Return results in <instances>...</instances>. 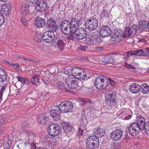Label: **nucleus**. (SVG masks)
I'll use <instances>...</instances> for the list:
<instances>
[{"label": "nucleus", "instance_id": "obj_1", "mask_svg": "<svg viewBox=\"0 0 149 149\" xmlns=\"http://www.w3.org/2000/svg\"><path fill=\"white\" fill-rule=\"evenodd\" d=\"M110 83V80L109 78L100 76L96 78L95 80L94 85L98 90L102 91L106 88Z\"/></svg>", "mask_w": 149, "mask_h": 149}, {"label": "nucleus", "instance_id": "obj_2", "mask_svg": "<svg viewBox=\"0 0 149 149\" xmlns=\"http://www.w3.org/2000/svg\"><path fill=\"white\" fill-rule=\"evenodd\" d=\"M74 106L70 101H65L62 102L59 105L58 109L62 113H67L72 111L73 109Z\"/></svg>", "mask_w": 149, "mask_h": 149}, {"label": "nucleus", "instance_id": "obj_3", "mask_svg": "<svg viewBox=\"0 0 149 149\" xmlns=\"http://www.w3.org/2000/svg\"><path fill=\"white\" fill-rule=\"evenodd\" d=\"M86 143L87 148L91 149L97 148L99 144V140L95 136H91L88 137Z\"/></svg>", "mask_w": 149, "mask_h": 149}, {"label": "nucleus", "instance_id": "obj_4", "mask_svg": "<svg viewBox=\"0 0 149 149\" xmlns=\"http://www.w3.org/2000/svg\"><path fill=\"white\" fill-rule=\"evenodd\" d=\"M61 124L63 126L64 132L68 137L71 139L74 138L75 135L73 134V131L74 129L71 125L65 122H62Z\"/></svg>", "mask_w": 149, "mask_h": 149}, {"label": "nucleus", "instance_id": "obj_5", "mask_svg": "<svg viewBox=\"0 0 149 149\" xmlns=\"http://www.w3.org/2000/svg\"><path fill=\"white\" fill-rule=\"evenodd\" d=\"M47 132L51 136H56L61 133V127L57 124H52L48 127Z\"/></svg>", "mask_w": 149, "mask_h": 149}, {"label": "nucleus", "instance_id": "obj_6", "mask_svg": "<svg viewBox=\"0 0 149 149\" xmlns=\"http://www.w3.org/2000/svg\"><path fill=\"white\" fill-rule=\"evenodd\" d=\"M98 25V22L97 19L94 17L90 18L86 21L85 26L86 28L89 30H94L97 28Z\"/></svg>", "mask_w": 149, "mask_h": 149}, {"label": "nucleus", "instance_id": "obj_7", "mask_svg": "<svg viewBox=\"0 0 149 149\" xmlns=\"http://www.w3.org/2000/svg\"><path fill=\"white\" fill-rule=\"evenodd\" d=\"M136 121V122H135V123L137 124L141 130H143L146 127L147 128L149 127V122L145 123V118L140 115H137Z\"/></svg>", "mask_w": 149, "mask_h": 149}, {"label": "nucleus", "instance_id": "obj_8", "mask_svg": "<svg viewBox=\"0 0 149 149\" xmlns=\"http://www.w3.org/2000/svg\"><path fill=\"white\" fill-rule=\"evenodd\" d=\"M62 32L65 35H68L70 33H74L75 29H74L65 20L62 22L61 24Z\"/></svg>", "mask_w": 149, "mask_h": 149}, {"label": "nucleus", "instance_id": "obj_9", "mask_svg": "<svg viewBox=\"0 0 149 149\" xmlns=\"http://www.w3.org/2000/svg\"><path fill=\"white\" fill-rule=\"evenodd\" d=\"M35 9L36 10L40 12H45L47 8V4L45 0H36L35 1Z\"/></svg>", "mask_w": 149, "mask_h": 149}, {"label": "nucleus", "instance_id": "obj_10", "mask_svg": "<svg viewBox=\"0 0 149 149\" xmlns=\"http://www.w3.org/2000/svg\"><path fill=\"white\" fill-rule=\"evenodd\" d=\"M74 77L72 76H68L65 79L66 84L69 88L71 89L75 88L78 85V81Z\"/></svg>", "mask_w": 149, "mask_h": 149}, {"label": "nucleus", "instance_id": "obj_11", "mask_svg": "<svg viewBox=\"0 0 149 149\" xmlns=\"http://www.w3.org/2000/svg\"><path fill=\"white\" fill-rule=\"evenodd\" d=\"M74 35L77 39L80 40L84 39L86 36V29L83 27H78L75 30Z\"/></svg>", "mask_w": 149, "mask_h": 149}, {"label": "nucleus", "instance_id": "obj_12", "mask_svg": "<svg viewBox=\"0 0 149 149\" xmlns=\"http://www.w3.org/2000/svg\"><path fill=\"white\" fill-rule=\"evenodd\" d=\"M129 134L132 136H135L139 133L141 129L138 126L137 124L133 122L131 123L128 127Z\"/></svg>", "mask_w": 149, "mask_h": 149}, {"label": "nucleus", "instance_id": "obj_13", "mask_svg": "<svg viewBox=\"0 0 149 149\" xmlns=\"http://www.w3.org/2000/svg\"><path fill=\"white\" fill-rule=\"evenodd\" d=\"M107 97L106 98V103L110 106H115L116 104V99L117 97L116 95L110 92L109 93Z\"/></svg>", "mask_w": 149, "mask_h": 149}, {"label": "nucleus", "instance_id": "obj_14", "mask_svg": "<svg viewBox=\"0 0 149 149\" xmlns=\"http://www.w3.org/2000/svg\"><path fill=\"white\" fill-rule=\"evenodd\" d=\"M123 131L120 130H116L110 134V137L113 141H117L120 140L122 137Z\"/></svg>", "mask_w": 149, "mask_h": 149}, {"label": "nucleus", "instance_id": "obj_15", "mask_svg": "<svg viewBox=\"0 0 149 149\" xmlns=\"http://www.w3.org/2000/svg\"><path fill=\"white\" fill-rule=\"evenodd\" d=\"M50 32L49 31H47L43 34L42 38L45 42L47 43L51 42L54 43V35H52L50 34Z\"/></svg>", "mask_w": 149, "mask_h": 149}, {"label": "nucleus", "instance_id": "obj_16", "mask_svg": "<svg viewBox=\"0 0 149 149\" xmlns=\"http://www.w3.org/2000/svg\"><path fill=\"white\" fill-rule=\"evenodd\" d=\"M111 31L110 27L108 26L105 25L101 28L100 33L101 36L105 37L110 36L111 33Z\"/></svg>", "mask_w": 149, "mask_h": 149}, {"label": "nucleus", "instance_id": "obj_17", "mask_svg": "<svg viewBox=\"0 0 149 149\" xmlns=\"http://www.w3.org/2000/svg\"><path fill=\"white\" fill-rule=\"evenodd\" d=\"M50 113L53 119L55 121H58L61 119V111L58 109H53L50 111Z\"/></svg>", "mask_w": 149, "mask_h": 149}, {"label": "nucleus", "instance_id": "obj_18", "mask_svg": "<svg viewBox=\"0 0 149 149\" xmlns=\"http://www.w3.org/2000/svg\"><path fill=\"white\" fill-rule=\"evenodd\" d=\"M130 53L131 55H136L140 56H149V48H147L144 51L142 49H140L130 52Z\"/></svg>", "mask_w": 149, "mask_h": 149}, {"label": "nucleus", "instance_id": "obj_19", "mask_svg": "<svg viewBox=\"0 0 149 149\" xmlns=\"http://www.w3.org/2000/svg\"><path fill=\"white\" fill-rule=\"evenodd\" d=\"M29 6L26 4H23L20 6L19 9L22 15L26 16L29 14Z\"/></svg>", "mask_w": 149, "mask_h": 149}, {"label": "nucleus", "instance_id": "obj_20", "mask_svg": "<svg viewBox=\"0 0 149 149\" xmlns=\"http://www.w3.org/2000/svg\"><path fill=\"white\" fill-rule=\"evenodd\" d=\"M38 122L41 125H45L47 124L48 120L47 114L45 113L40 114L37 116Z\"/></svg>", "mask_w": 149, "mask_h": 149}, {"label": "nucleus", "instance_id": "obj_21", "mask_svg": "<svg viewBox=\"0 0 149 149\" xmlns=\"http://www.w3.org/2000/svg\"><path fill=\"white\" fill-rule=\"evenodd\" d=\"M68 23L75 30L77 29V27H78L80 24V21L78 19L76 18H72L70 21L66 20Z\"/></svg>", "mask_w": 149, "mask_h": 149}, {"label": "nucleus", "instance_id": "obj_22", "mask_svg": "<svg viewBox=\"0 0 149 149\" xmlns=\"http://www.w3.org/2000/svg\"><path fill=\"white\" fill-rule=\"evenodd\" d=\"M94 34L92 33L91 35L86 36L84 39L85 42L87 45L89 46H92L94 44V39L95 37H94Z\"/></svg>", "mask_w": 149, "mask_h": 149}, {"label": "nucleus", "instance_id": "obj_23", "mask_svg": "<svg viewBox=\"0 0 149 149\" xmlns=\"http://www.w3.org/2000/svg\"><path fill=\"white\" fill-rule=\"evenodd\" d=\"M55 42V43L57 44L58 47L61 50L63 49V47L65 45V41L63 38H54V43Z\"/></svg>", "mask_w": 149, "mask_h": 149}, {"label": "nucleus", "instance_id": "obj_24", "mask_svg": "<svg viewBox=\"0 0 149 149\" xmlns=\"http://www.w3.org/2000/svg\"><path fill=\"white\" fill-rule=\"evenodd\" d=\"M11 8L9 5H3L1 8V13L2 14L8 16L11 13Z\"/></svg>", "mask_w": 149, "mask_h": 149}, {"label": "nucleus", "instance_id": "obj_25", "mask_svg": "<svg viewBox=\"0 0 149 149\" xmlns=\"http://www.w3.org/2000/svg\"><path fill=\"white\" fill-rule=\"evenodd\" d=\"M130 90L132 93H136L139 92L141 89V86L137 83H133L130 86Z\"/></svg>", "mask_w": 149, "mask_h": 149}, {"label": "nucleus", "instance_id": "obj_26", "mask_svg": "<svg viewBox=\"0 0 149 149\" xmlns=\"http://www.w3.org/2000/svg\"><path fill=\"white\" fill-rule=\"evenodd\" d=\"M35 25L38 27L40 28L45 26L46 24L45 21L43 18L37 17L36 19Z\"/></svg>", "mask_w": 149, "mask_h": 149}, {"label": "nucleus", "instance_id": "obj_27", "mask_svg": "<svg viewBox=\"0 0 149 149\" xmlns=\"http://www.w3.org/2000/svg\"><path fill=\"white\" fill-rule=\"evenodd\" d=\"M102 61L105 64L113 63L115 61V59L111 56H106L102 58Z\"/></svg>", "mask_w": 149, "mask_h": 149}, {"label": "nucleus", "instance_id": "obj_28", "mask_svg": "<svg viewBox=\"0 0 149 149\" xmlns=\"http://www.w3.org/2000/svg\"><path fill=\"white\" fill-rule=\"evenodd\" d=\"M7 77V74L5 70L2 68H0V82H3Z\"/></svg>", "mask_w": 149, "mask_h": 149}, {"label": "nucleus", "instance_id": "obj_29", "mask_svg": "<svg viewBox=\"0 0 149 149\" xmlns=\"http://www.w3.org/2000/svg\"><path fill=\"white\" fill-rule=\"evenodd\" d=\"M57 143V141L55 138H52L50 141L49 143H48V144H47V146H45V147L47 148H54L55 146Z\"/></svg>", "mask_w": 149, "mask_h": 149}, {"label": "nucleus", "instance_id": "obj_30", "mask_svg": "<svg viewBox=\"0 0 149 149\" xmlns=\"http://www.w3.org/2000/svg\"><path fill=\"white\" fill-rule=\"evenodd\" d=\"M86 77V74L84 71L81 70L77 75L76 76V79L80 80H83Z\"/></svg>", "mask_w": 149, "mask_h": 149}, {"label": "nucleus", "instance_id": "obj_31", "mask_svg": "<svg viewBox=\"0 0 149 149\" xmlns=\"http://www.w3.org/2000/svg\"><path fill=\"white\" fill-rule=\"evenodd\" d=\"M52 24H53L48 29L49 30L47 31H49L51 33H52L54 34V33L56 32L57 31L58 26L57 25L56 22L55 21L52 23Z\"/></svg>", "mask_w": 149, "mask_h": 149}, {"label": "nucleus", "instance_id": "obj_32", "mask_svg": "<svg viewBox=\"0 0 149 149\" xmlns=\"http://www.w3.org/2000/svg\"><path fill=\"white\" fill-rule=\"evenodd\" d=\"M139 26L141 28L146 29L148 28L149 30V22L145 20L140 21L139 22Z\"/></svg>", "mask_w": 149, "mask_h": 149}, {"label": "nucleus", "instance_id": "obj_33", "mask_svg": "<svg viewBox=\"0 0 149 149\" xmlns=\"http://www.w3.org/2000/svg\"><path fill=\"white\" fill-rule=\"evenodd\" d=\"M81 70H80V69L78 68H72L71 70H70V71H71L72 74V75H70V76H72L74 77H75V78H76V76L78 75Z\"/></svg>", "mask_w": 149, "mask_h": 149}, {"label": "nucleus", "instance_id": "obj_34", "mask_svg": "<svg viewBox=\"0 0 149 149\" xmlns=\"http://www.w3.org/2000/svg\"><path fill=\"white\" fill-rule=\"evenodd\" d=\"M142 89V92L145 94L149 92V86L146 84H144L141 86Z\"/></svg>", "mask_w": 149, "mask_h": 149}, {"label": "nucleus", "instance_id": "obj_35", "mask_svg": "<svg viewBox=\"0 0 149 149\" xmlns=\"http://www.w3.org/2000/svg\"><path fill=\"white\" fill-rule=\"evenodd\" d=\"M56 87L57 89L59 90H62L64 91H67L65 88V85L63 82L62 81H59L56 84Z\"/></svg>", "mask_w": 149, "mask_h": 149}, {"label": "nucleus", "instance_id": "obj_36", "mask_svg": "<svg viewBox=\"0 0 149 149\" xmlns=\"http://www.w3.org/2000/svg\"><path fill=\"white\" fill-rule=\"evenodd\" d=\"M92 101L91 100L86 98H82L79 101V103L81 106H83L84 104L90 103Z\"/></svg>", "mask_w": 149, "mask_h": 149}, {"label": "nucleus", "instance_id": "obj_37", "mask_svg": "<svg viewBox=\"0 0 149 149\" xmlns=\"http://www.w3.org/2000/svg\"><path fill=\"white\" fill-rule=\"evenodd\" d=\"M24 133L27 134L29 139H32L35 137V134L30 131L26 130Z\"/></svg>", "mask_w": 149, "mask_h": 149}, {"label": "nucleus", "instance_id": "obj_38", "mask_svg": "<svg viewBox=\"0 0 149 149\" xmlns=\"http://www.w3.org/2000/svg\"><path fill=\"white\" fill-rule=\"evenodd\" d=\"M39 78L36 76L33 77L31 79V82L32 84L38 85L40 83Z\"/></svg>", "mask_w": 149, "mask_h": 149}, {"label": "nucleus", "instance_id": "obj_39", "mask_svg": "<svg viewBox=\"0 0 149 149\" xmlns=\"http://www.w3.org/2000/svg\"><path fill=\"white\" fill-rule=\"evenodd\" d=\"M123 33H120V32L118 31L116 32H115L114 33H113L111 37L112 38L115 39H117L121 37L123 35Z\"/></svg>", "mask_w": 149, "mask_h": 149}, {"label": "nucleus", "instance_id": "obj_40", "mask_svg": "<svg viewBox=\"0 0 149 149\" xmlns=\"http://www.w3.org/2000/svg\"><path fill=\"white\" fill-rule=\"evenodd\" d=\"M131 31V30H130L129 28H126L123 35V37L124 38H127L130 37L132 33Z\"/></svg>", "mask_w": 149, "mask_h": 149}, {"label": "nucleus", "instance_id": "obj_41", "mask_svg": "<svg viewBox=\"0 0 149 149\" xmlns=\"http://www.w3.org/2000/svg\"><path fill=\"white\" fill-rule=\"evenodd\" d=\"M54 20L52 19L49 18L47 19V23H46V27L48 29L52 24V23L54 22Z\"/></svg>", "mask_w": 149, "mask_h": 149}, {"label": "nucleus", "instance_id": "obj_42", "mask_svg": "<svg viewBox=\"0 0 149 149\" xmlns=\"http://www.w3.org/2000/svg\"><path fill=\"white\" fill-rule=\"evenodd\" d=\"M80 127L78 128V135L80 137L82 135L83 131L84 129V127L82 125L80 126ZM80 138V137H79Z\"/></svg>", "mask_w": 149, "mask_h": 149}, {"label": "nucleus", "instance_id": "obj_43", "mask_svg": "<svg viewBox=\"0 0 149 149\" xmlns=\"http://www.w3.org/2000/svg\"><path fill=\"white\" fill-rule=\"evenodd\" d=\"M105 130L102 128L98 127L96 129L94 130V132L96 133L99 134H100L104 133Z\"/></svg>", "mask_w": 149, "mask_h": 149}, {"label": "nucleus", "instance_id": "obj_44", "mask_svg": "<svg viewBox=\"0 0 149 149\" xmlns=\"http://www.w3.org/2000/svg\"><path fill=\"white\" fill-rule=\"evenodd\" d=\"M51 138V137L49 136L48 135H46L44 137L43 140L45 143V146H47V144H48V143L49 142Z\"/></svg>", "mask_w": 149, "mask_h": 149}, {"label": "nucleus", "instance_id": "obj_45", "mask_svg": "<svg viewBox=\"0 0 149 149\" xmlns=\"http://www.w3.org/2000/svg\"><path fill=\"white\" fill-rule=\"evenodd\" d=\"M17 78L18 81L16 84V86L17 85V84H19V83H22L23 84H25V79L24 78L21 77L20 76H17Z\"/></svg>", "mask_w": 149, "mask_h": 149}, {"label": "nucleus", "instance_id": "obj_46", "mask_svg": "<svg viewBox=\"0 0 149 149\" xmlns=\"http://www.w3.org/2000/svg\"><path fill=\"white\" fill-rule=\"evenodd\" d=\"M6 89V87L4 86H3L0 89V101H1L2 100V96L3 91Z\"/></svg>", "mask_w": 149, "mask_h": 149}, {"label": "nucleus", "instance_id": "obj_47", "mask_svg": "<svg viewBox=\"0 0 149 149\" xmlns=\"http://www.w3.org/2000/svg\"><path fill=\"white\" fill-rule=\"evenodd\" d=\"M22 16L21 18V21L22 24L24 26H26L28 25V23L27 20L24 17Z\"/></svg>", "mask_w": 149, "mask_h": 149}, {"label": "nucleus", "instance_id": "obj_48", "mask_svg": "<svg viewBox=\"0 0 149 149\" xmlns=\"http://www.w3.org/2000/svg\"><path fill=\"white\" fill-rule=\"evenodd\" d=\"M75 38L74 35V33H70L69 36L67 38V39L69 40L73 41Z\"/></svg>", "mask_w": 149, "mask_h": 149}, {"label": "nucleus", "instance_id": "obj_49", "mask_svg": "<svg viewBox=\"0 0 149 149\" xmlns=\"http://www.w3.org/2000/svg\"><path fill=\"white\" fill-rule=\"evenodd\" d=\"M129 29L130 30H131V31L132 33H135L137 30V26L136 25H134L132 26Z\"/></svg>", "mask_w": 149, "mask_h": 149}, {"label": "nucleus", "instance_id": "obj_50", "mask_svg": "<svg viewBox=\"0 0 149 149\" xmlns=\"http://www.w3.org/2000/svg\"><path fill=\"white\" fill-rule=\"evenodd\" d=\"M94 37H95V38L94 42H96L97 43H99L102 41L101 39L96 34H94Z\"/></svg>", "mask_w": 149, "mask_h": 149}, {"label": "nucleus", "instance_id": "obj_51", "mask_svg": "<svg viewBox=\"0 0 149 149\" xmlns=\"http://www.w3.org/2000/svg\"><path fill=\"white\" fill-rule=\"evenodd\" d=\"M7 122L6 118L5 117H2L0 116V124H2L6 123Z\"/></svg>", "mask_w": 149, "mask_h": 149}, {"label": "nucleus", "instance_id": "obj_52", "mask_svg": "<svg viewBox=\"0 0 149 149\" xmlns=\"http://www.w3.org/2000/svg\"><path fill=\"white\" fill-rule=\"evenodd\" d=\"M4 22V19L3 15L0 14V26H1Z\"/></svg>", "mask_w": 149, "mask_h": 149}, {"label": "nucleus", "instance_id": "obj_53", "mask_svg": "<svg viewBox=\"0 0 149 149\" xmlns=\"http://www.w3.org/2000/svg\"><path fill=\"white\" fill-rule=\"evenodd\" d=\"M101 15V17H104L108 16V14L107 12L105 10H104L103 12H102Z\"/></svg>", "mask_w": 149, "mask_h": 149}, {"label": "nucleus", "instance_id": "obj_54", "mask_svg": "<svg viewBox=\"0 0 149 149\" xmlns=\"http://www.w3.org/2000/svg\"><path fill=\"white\" fill-rule=\"evenodd\" d=\"M125 66L128 68H129L130 69H132L133 70H135V68L134 66H133L132 65L129 64L127 63H126L125 65Z\"/></svg>", "mask_w": 149, "mask_h": 149}, {"label": "nucleus", "instance_id": "obj_55", "mask_svg": "<svg viewBox=\"0 0 149 149\" xmlns=\"http://www.w3.org/2000/svg\"><path fill=\"white\" fill-rule=\"evenodd\" d=\"M22 125L24 127H28L29 126V123H28L27 121H24L22 123Z\"/></svg>", "mask_w": 149, "mask_h": 149}, {"label": "nucleus", "instance_id": "obj_56", "mask_svg": "<svg viewBox=\"0 0 149 149\" xmlns=\"http://www.w3.org/2000/svg\"><path fill=\"white\" fill-rule=\"evenodd\" d=\"M87 47L86 46H80L79 47V48H78V49L79 50L84 51L85 50L86 48H87Z\"/></svg>", "mask_w": 149, "mask_h": 149}, {"label": "nucleus", "instance_id": "obj_57", "mask_svg": "<svg viewBox=\"0 0 149 149\" xmlns=\"http://www.w3.org/2000/svg\"><path fill=\"white\" fill-rule=\"evenodd\" d=\"M27 1L30 3L33 4L35 3L36 0H26Z\"/></svg>", "mask_w": 149, "mask_h": 149}, {"label": "nucleus", "instance_id": "obj_58", "mask_svg": "<svg viewBox=\"0 0 149 149\" xmlns=\"http://www.w3.org/2000/svg\"><path fill=\"white\" fill-rule=\"evenodd\" d=\"M116 144L113 143L111 144V149H116Z\"/></svg>", "mask_w": 149, "mask_h": 149}, {"label": "nucleus", "instance_id": "obj_59", "mask_svg": "<svg viewBox=\"0 0 149 149\" xmlns=\"http://www.w3.org/2000/svg\"><path fill=\"white\" fill-rule=\"evenodd\" d=\"M42 39L41 38H39L38 37H36V39H35V40L37 42H39L41 41Z\"/></svg>", "mask_w": 149, "mask_h": 149}, {"label": "nucleus", "instance_id": "obj_60", "mask_svg": "<svg viewBox=\"0 0 149 149\" xmlns=\"http://www.w3.org/2000/svg\"><path fill=\"white\" fill-rule=\"evenodd\" d=\"M95 49L98 51H100L103 49V48L102 47H97L95 48Z\"/></svg>", "mask_w": 149, "mask_h": 149}, {"label": "nucleus", "instance_id": "obj_61", "mask_svg": "<svg viewBox=\"0 0 149 149\" xmlns=\"http://www.w3.org/2000/svg\"><path fill=\"white\" fill-rule=\"evenodd\" d=\"M13 67L14 69H17L18 70V68H19V66L17 64H15L14 65H13Z\"/></svg>", "mask_w": 149, "mask_h": 149}, {"label": "nucleus", "instance_id": "obj_62", "mask_svg": "<svg viewBox=\"0 0 149 149\" xmlns=\"http://www.w3.org/2000/svg\"><path fill=\"white\" fill-rule=\"evenodd\" d=\"M23 60L26 61H30L31 60L30 59H29L27 58H26L25 57L24 58Z\"/></svg>", "mask_w": 149, "mask_h": 149}, {"label": "nucleus", "instance_id": "obj_63", "mask_svg": "<svg viewBox=\"0 0 149 149\" xmlns=\"http://www.w3.org/2000/svg\"><path fill=\"white\" fill-rule=\"evenodd\" d=\"M17 57L18 58H23L24 59V56L21 55L20 54H18L17 56Z\"/></svg>", "mask_w": 149, "mask_h": 149}, {"label": "nucleus", "instance_id": "obj_64", "mask_svg": "<svg viewBox=\"0 0 149 149\" xmlns=\"http://www.w3.org/2000/svg\"><path fill=\"white\" fill-rule=\"evenodd\" d=\"M41 80L43 82L44 84L46 85V87H47V86L48 85V84L47 82L45 81L43 78H42Z\"/></svg>", "mask_w": 149, "mask_h": 149}]
</instances>
